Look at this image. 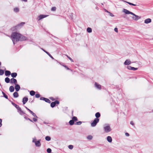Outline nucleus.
Here are the masks:
<instances>
[{"mask_svg":"<svg viewBox=\"0 0 153 153\" xmlns=\"http://www.w3.org/2000/svg\"><path fill=\"white\" fill-rule=\"evenodd\" d=\"M10 37L14 45H15L17 42L19 41H22L27 40V39L25 36L16 32L12 33Z\"/></svg>","mask_w":153,"mask_h":153,"instance_id":"obj_1","label":"nucleus"},{"mask_svg":"<svg viewBox=\"0 0 153 153\" xmlns=\"http://www.w3.org/2000/svg\"><path fill=\"white\" fill-rule=\"evenodd\" d=\"M123 12L126 14H131L133 16L132 17V19L135 21H137L141 18L140 16L135 15L133 13L129 11L126 9L124 8L123 9Z\"/></svg>","mask_w":153,"mask_h":153,"instance_id":"obj_2","label":"nucleus"},{"mask_svg":"<svg viewBox=\"0 0 153 153\" xmlns=\"http://www.w3.org/2000/svg\"><path fill=\"white\" fill-rule=\"evenodd\" d=\"M103 128L105 131L106 133H108L110 132L111 130V129L109 124H106L104 126Z\"/></svg>","mask_w":153,"mask_h":153,"instance_id":"obj_3","label":"nucleus"},{"mask_svg":"<svg viewBox=\"0 0 153 153\" xmlns=\"http://www.w3.org/2000/svg\"><path fill=\"white\" fill-rule=\"evenodd\" d=\"M25 24L24 22H22L20 23V24H18L17 26H15L12 29L13 31L16 30L17 29L20 28L21 27Z\"/></svg>","mask_w":153,"mask_h":153,"instance_id":"obj_4","label":"nucleus"},{"mask_svg":"<svg viewBox=\"0 0 153 153\" xmlns=\"http://www.w3.org/2000/svg\"><path fill=\"white\" fill-rule=\"evenodd\" d=\"M99 120L98 118H95L93 122L91 123V125L92 127L95 126L99 122Z\"/></svg>","mask_w":153,"mask_h":153,"instance_id":"obj_5","label":"nucleus"},{"mask_svg":"<svg viewBox=\"0 0 153 153\" xmlns=\"http://www.w3.org/2000/svg\"><path fill=\"white\" fill-rule=\"evenodd\" d=\"M48 16V15H39L38 18L37 19L38 21H39L40 20L44 18H45Z\"/></svg>","mask_w":153,"mask_h":153,"instance_id":"obj_6","label":"nucleus"},{"mask_svg":"<svg viewBox=\"0 0 153 153\" xmlns=\"http://www.w3.org/2000/svg\"><path fill=\"white\" fill-rule=\"evenodd\" d=\"M40 100H44L46 102L48 103H50L51 102V101L49 99H48V98H45L44 97H41L40 98Z\"/></svg>","mask_w":153,"mask_h":153,"instance_id":"obj_7","label":"nucleus"},{"mask_svg":"<svg viewBox=\"0 0 153 153\" xmlns=\"http://www.w3.org/2000/svg\"><path fill=\"white\" fill-rule=\"evenodd\" d=\"M94 85L95 87L97 89H99V90H100L101 89V85L100 84L97 83V82H95Z\"/></svg>","mask_w":153,"mask_h":153,"instance_id":"obj_8","label":"nucleus"},{"mask_svg":"<svg viewBox=\"0 0 153 153\" xmlns=\"http://www.w3.org/2000/svg\"><path fill=\"white\" fill-rule=\"evenodd\" d=\"M25 107L27 109V110L29 111V112L33 115V116L36 118L38 117L36 115V114L34 113L29 108H27L26 107Z\"/></svg>","mask_w":153,"mask_h":153,"instance_id":"obj_9","label":"nucleus"},{"mask_svg":"<svg viewBox=\"0 0 153 153\" xmlns=\"http://www.w3.org/2000/svg\"><path fill=\"white\" fill-rule=\"evenodd\" d=\"M41 140H39L35 142V145L36 146L39 147L41 146V144L40 142Z\"/></svg>","mask_w":153,"mask_h":153,"instance_id":"obj_10","label":"nucleus"},{"mask_svg":"<svg viewBox=\"0 0 153 153\" xmlns=\"http://www.w3.org/2000/svg\"><path fill=\"white\" fill-rule=\"evenodd\" d=\"M127 68L129 70H132L134 71H135L137 69V68H135L133 67H132L130 66H127Z\"/></svg>","mask_w":153,"mask_h":153,"instance_id":"obj_11","label":"nucleus"},{"mask_svg":"<svg viewBox=\"0 0 153 153\" xmlns=\"http://www.w3.org/2000/svg\"><path fill=\"white\" fill-rule=\"evenodd\" d=\"M28 100V98L27 97H24L23 99L22 102L23 104L24 105L25 104Z\"/></svg>","mask_w":153,"mask_h":153,"instance_id":"obj_12","label":"nucleus"},{"mask_svg":"<svg viewBox=\"0 0 153 153\" xmlns=\"http://www.w3.org/2000/svg\"><path fill=\"white\" fill-rule=\"evenodd\" d=\"M131 63V62L129 59L126 60L124 62V64L125 65H128L130 64Z\"/></svg>","mask_w":153,"mask_h":153,"instance_id":"obj_13","label":"nucleus"},{"mask_svg":"<svg viewBox=\"0 0 153 153\" xmlns=\"http://www.w3.org/2000/svg\"><path fill=\"white\" fill-rule=\"evenodd\" d=\"M16 108L18 109V111L21 115H22L23 114H25L23 111L22 110L21 108L19 107V106H18V108Z\"/></svg>","mask_w":153,"mask_h":153,"instance_id":"obj_14","label":"nucleus"},{"mask_svg":"<svg viewBox=\"0 0 153 153\" xmlns=\"http://www.w3.org/2000/svg\"><path fill=\"white\" fill-rule=\"evenodd\" d=\"M151 22V19L150 18H148L145 20L144 23L146 24H147Z\"/></svg>","mask_w":153,"mask_h":153,"instance_id":"obj_15","label":"nucleus"},{"mask_svg":"<svg viewBox=\"0 0 153 153\" xmlns=\"http://www.w3.org/2000/svg\"><path fill=\"white\" fill-rule=\"evenodd\" d=\"M15 88L16 91H19L20 88V86L18 84L16 85Z\"/></svg>","mask_w":153,"mask_h":153,"instance_id":"obj_16","label":"nucleus"},{"mask_svg":"<svg viewBox=\"0 0 153 153\" xmlns=\"http://www.w3.org/2000/svg\"><path fill=\"white\" fill-rule=\"evenodd\" d=\"M17 82V80L16 79L13 78L10 79V82L11 83H16Z\"/></svg>","mask_w":153,"mask_h":153,"instance_id":"obj_17","label":"nucleus"},{"mask_svg":"<svg viewBox=\"0 0 153 153\" xmlns=\"http://www.w3.org/2000/svg\"><path fill=\"white\" fill-rule=\"evenodd\" d=\"M107 140L109 143H111L112 141V138L111 136H108L107 137Z\"/></svg>","mask_w":153,"mask_h":153,"instance_id":"obj_18","label":"nucleus"},{"mask_svg":"<svg viewBox=\"0 0 153 153\" xmlns=\"http://www.w3.org/2000/svg\"><path fill=\"white\" fill-rule=\"evenodd\" d=\"M11 74V72L9 71H5V75L6 76H9Z\"/></svg>","mask_w":153,"mask_h":153,"instance_id":"obj_19","label":"nucleus"},{"mask_svg":"<svg viewBox=\"0 0 153 153\" xmlns=\"http://www.w3.org/2000/svg\"><path fill=\"white\" fill-rule=\"evenodd\" d=\"M13 96L14 97L16 98L18 97L19 94L17 92H15L13 94Z\"/></svg>","mask_w":153,"mask_h":153,"instance_id":"obj_20","label":"nucleus"},{"mask_svg":"<svg viewBox=\"0 0 153 153\" xmlns=\"http://www.w3.org/2000/svg\"><path fill=\"white\" fill-rule=\"evenodd\" d=\"M17 76V74L16 73H13L11 74V76L13 78L16 77Z\"/></svg>","mask_w":153,"mask_h":153,"instance_id":"obj_21","label":"nucleus"},{"mask_svg":"<svg viewBox=\"0 0 153 153\" xmlns=\"http://www.w3.org/2000/svg\"><path fill=\"white\" fill-rule=\"evenodd\" d=\"M9 90L10 92H13L14 91V88L13 86H11L10 87Z\"/></svg>","mask_w":153,"mask_h":153,"instance_id":"obj_22","label":"nucleus"},{"mask_svg":"<svg viewBox=\"0 0 153 153\" xmlns=\"http://www.w3.org/2000/svg\"><path fill=\"white\" fill-rule=\"evenodd\" d=\"M13 11L16 13L18 12L19 11V9L18 7H16L13 9Z\"/></svg>","mask_w":153,"mask_h":153,"instance_id":"obj_23","label":"nucleus"},{"mask_svg":"<svg viewBox=\"0 0 153 153\" xmlns=\"http://www.w3.org/2000/svg\"><path fill=\"white\" fill-rule=\"evenodd\" d=\"M123 1L126 3L128 4H129V5H133V6H136V4H133V3H131L130 2H128V1Z\"/></svg>","mask_w":153,"mask_h":153,"instance_id":"obj_24","label":"nucleus"},{"mask_svg":"<svg viewBox=\"0 0 153 153\" xmlns=\"http://www.w3.org/2000/svg\"><path fill=\"white\" fill-rule=\"evenodd\" d=\"M5 81L6 83H8L10 82V79L9 78L6 77L5 79Z\"/></svg>","mask_w":153,"mask_h":153,"instance_id":"obj_25","label":"nucleus"},{"mask_svg":"<svg viewBox=\"0 0 153 153\" xmlns=\"http://www.w3.org/2000/svg\"><path fill=\"white\" fill-rule=\"evenodd\" d=\"M100 116V114L99 112H97L95 114V116L96 117V118H98Z\"/></svg>","mask_w":153,"mask_h":153,"instance_id":"obj_26","label":"nucleus"},{"mask_svg":"<svg viewBox=\"0 0 153 153\" xmlns=\"http://www.w3.org/2000/svg\"><path fill=\"white\" fill-rule=\"evenodd\" d=\"M44 52H45L50 57H51L52 59H54V58L49 53L47 52L46 51H44Z\"/></svg>","mask_w":153,"mask_h":153,"instance_id":"obj_27","label":"nucleus"},{"mask_svg":"<svg viewBox=\"0 0 153 153\" xmlns=\"http://www.w3.org/2000/svg\"><path fill=\"white\" fill-rule=\"evenodd\" d=\"M30 94L31 96H33L35 95V92L33 91H30Z\"/></svg>","mask_w":153,"mask_h":153,"instance_id":"obj_28","label":"nucleus"},{"mask_svg":"<svg viewBox=\"0 0 153 153\" xmlns=\"http://www.w3.org/2000/svg\"><path fill=\"white\" fill-rule=\"evenodd\" d=\"M87 31L88 33H91L92 32V29L90 27H88L87 29Z\"/></svg>","mask_w":153,"mask_h":153,"instance_id":"obj_29","label":"nucleus"},{"mask_svg":"<svg viewBox=\"0 0 153 153\" xmlns=\"http://www.w3.org/2000/svg\"><path fill=\"white\" fill-rule=\"evenodd\" d=\"M55 105V103L54 102H52L51 104V106L52 108L54 107Z\"/></svg>","mask_w":153,"mask_h":153,"instance_id":"obj_30","label":"nucleus"},{"mask_svg":"<svg viewBox=\"0 0 153 153\" xmlns=\"http://www.w3.org/2000/svg\"><path fill=\"white\" fill-rule=\"evenodd\" d=\"M69 123L71 125H73L74 123V121L72 120H70L69 122Z\"/></svg>","mask_w":153,"mask_h":153,"instance_id":"obj_31","label":"nucleus"},{"mask_svg":"<svg viewBox=\"0 0 153 153\" xmlns=\"http://www.w3.org/2000/svg\"><path fill=\"white\" fill-rule=\"evenodd\" d=\"M45 139L47 141H49L50 140L51 138L50 137L47 136L46 137Z\"/></svg>","mask_w":153,"mask_h":153,"instance_id":"obj_32","label":"nucleus"},{"mask_svg":"<svg viewBox=\"0 0 153 153\" xmlns=\"http://www.w3.org/2000/svg\"><path fill=\"white\" fill-rule=\"evenodd\" d=\"M92 137H93L91 135H89L87 136V138L88 140H91L92 139Z\"/></svg>","mask_w":153,"mask_h":153,"instance_id":"obj_33","label":"nucleus"},{"mask_svg":"<svg viewBox=\"0 0 153 153\" xmlns=\"http://www.w3.org/2000/svg\"><path fill=\"white\" fill-rule=\"evenodd\" d=\"M72 120L74 121H77L78 120L77 117H73L72 118Z\"/></svg>","mask_w":153,"mask_h":153,"instance_id":"obj_34","label":"nucleus"},{"mask_svg":"<svg viewBox=\"0 0 153 153\" xmlns=\"http://www.w3.org/2000/svg\"><path fill=\"white\" fill-rule=\"evenodd\" d=\"M4 73V71L3 70L0 69V75H2Z\"/></svg>","mask_w":153,"mask_h":153,"instance_id":"obj_35","label":"nucleus"},{"mask_svg":"<svg viewBox=\"0 0 153 153\" xmlns=\"http://www.w3.org/2000/svg\"><path fill=\"white\" fill-rule=\"evenodd\" d=\"M11 103L16 108H18V106H19L18 105L16 104L15 103H13L12 102H11Z\"/></svg>","mask_w":153,"mask_h":153,"instance_id":"obj_36","label":"nucleus"},{"mask_svg":"<svg viewBox=\"0 0 153 153\" xmlns=\"http://www.w3.org/2000/svg\"><path fill=\"white\" fill-rule=\"evenodd\" d=\"M82 123V122H81V121H79V122H76L75 123V124L76 125H80Z\"/></svg>","mask_w":153,"mask_h":153,"instance_id":"obj_37","label":"nucleus"},{"mask_svg":"<svg viewBox=\"0 0 153 153\" xmlns=\"http://www.w3.org/2000/svg\"><path fill=\"white\" fill-rule=\"evenodd\" d=\"M68 148L70 149H72L73 148V146L71 145H69L68 146Z\"/></svg>","mask_w":153,"mask_h":153,"instance_id":"obj_38","label":"nucleus"},{"mask_svg":"<svg viewBox=\"0 0 153 153\" xmlns=\"http://www.w3.org/2000/svg\"><path fill=\"white\" fill-rule=\"evenodd\" d=\"M3 94L4 97L7 99H8L7 96L3 92H2Z\"/></svg>","mask_w":153,"mask_h":153,"instance_id":"obj_39","label":"nucleus"},{"mask_svg":"<svg viewBox=\"0 0 153 153\" xmlns=\"http://www.w3.org/2000/svg\"><path fill=\"white\" fill-rule=\"evenodd\" d=\"M47 152L48 153H50L51 152V150L50 148H48L47 150Z\"/></svg>","mask_w":153,"mask_h":153,"instance_id":"obj_40","label":"nucleus"},{"mask_svg":"<svg viewBox=\"0 0 153 153\" xmlns=\"http://www.w3.org/2000/svg\"><path fill=\"white\" fill-rule=\"evenodd\" d=\"M56 8L55 7H54L51 8V10L52 11H55L56 10Z\"/></svg>","mask_w":153,"mask_h":153,"instance_id":"obj_41","label":"nucleus"},{"mask_svg":"<svg viewBox=\"0 0 153 153\" xmlns=\"http://www.w3.org/2000/svg\"><path fill=\"white\" fill-rule=\"evenodd\" d=\"M36 141V137H34L33 138V141L32 142L33 143H35V142Z\"/></svg>","mask_w":153,"mask_h":153,"instance_id":"obj_42","label":"nucleus"},{"mask_svg":"<svg viewBox=\"0 0 153 153\" xmlns=\"http://www.w3.org/2000/svg\"><path fill=\"white\" fill-rule=\"evenodd\" d=\"M40 97V95L39 94H36L35 95V97L36 98H38Z\"/></svg>","mask_w":153,"mask_h":153,"instance_id":"obj_43","label":"nucleus"},{"mask_svg":"<svg viewBox=\"0 0 153 153\" xmlns=\"http://www.w3.org/2000/svg\"><path fill=\"white\" fill-rule=\"evenodd\" d=\"M67 57H68V58L71 61V62H73V59L71 58H70V57H69V56H68V55H67Z\"/></svg>","mask_w":153,"mask_h":153,"instance_id":"obj_44","label":"nucleus"},{"mask_svg":"<svg viewBox=\"0 0 153 153\" xmlns=\"http://www.w3.org/2000/svg\"><path fill=\"white\" fill-rule=\"evenodd\" d=\"M108 13L110 16H111L112 17H113L114 16L112 13H111L110 12H109V13Z\"/></svg>","mask_w":153,"mask_h":153,"instance_id":"obj_45","label":"nucleus"},{"mask_svg":"<svg viewBox=\"0 0 153 153\" xmlns=\"http://www.w3.org/2000/svg\"><path fill=\"white\" fill-rule=\"evenodd\" d=\"M2 120L0 119V127H1L2 125Z\"/></svg>","mask_w":153,"mask_h":153,"instance_id":"obj_46","label":"nucleus"},{"mask_svg":"<svg viewBox=\"0 0 153 153\" xmlns=\"http://www.w3.org/2000/svg\"><path fill=\"white\" fill-rule=\"evenodd\" d=\"M36 118H36H33V121L34 122H36L37 120V119Z\"/></svg>","mask_w":153,"mask_h":153,"instance_id":"obj_47","label":"nucleus"},{"mask_svg":"<svg viewBox=\"0 0 153 153\" xmlns=\"http://www.w3.org/2000/svg\"><path fill=\"white\" fill-rule=\"evenodd\" d=\"M54 102H55V105L56 104H59V102L58 101V100H56Z\"/></svg>","mask_w":153,"mask_h":153,"instance_id":"obj_48","label":"nucleus"},{"mask_svg":"<svg viewBox=\"0 0 153 153\" xmlns=\"http://www.w3.org/2000/svg\"><path fill=\"white\" fill-rule=\"evenodd\" d=\"M114 30L115 32H118V29H117V27L115 28L114 29Z\"/></svg>","mask_w":153,"mask_h":153,"instance_id":"obj_49","label":"nucleus"},{"mask_svg":"<svg viewBox=\"0 0 153 153\" xmlns=\"http://www.w3.org/2000/svg\"><path fill=\"white\" fill-rule=\"evenodd\" d=\"M63 66L65 68H66L67 70H69V68H68L65 65H63Z\"/></svg>","mask_w":153,"mask_h":153,"instance_id":"obj_50","label":"nucleus"},{"mask_svg":"<svg viewBox=\"0 0 153 153\" xmlns=\"http://www.w3.org/2000/svg\"><path fill=\"white\" fill-rule=\"evenodd\" d=\"M130 124L133 126L134 125V124L132 121H131L130 122Z\"/></svg>","mask_w":153,"mask_h":153,"instance_id":"obj_51","label":"nucleus"},{"mask_svg":"<svg viewBox=\"0 0 153 153\" xmlns=\"http://www.w3.org/2000/svg\"><path fill=\"white\" fill-rule=\"evenodd\" d=\"M125 135L127 137L129 136V134L128 133H125Z\"/></svg>","mask_w":153,"mask_h":153,"instance_id":"obj_52","label":"nucleus"},{"mask_svg":"<svg viewBox=\"0 0 153 153\" xmlns=\"http://www.w3.org/2000/svg\"><path fill=\"white\" fill-rule=\"evenodd\" d=\"M27 119L28 120H30V121H31V122H33V121L32 120H30L29 118H27Z\"/></svg>","mask_w":153,"mask_h":153,"instance_id":"obj_53","label":"nucleus"},{"mask_svg":"<svg viewBox=\"0 0 153 153\" xmlns=\"http://www.w3.org/2000/svg\"><path fill=\"white\" fill-rule=\"evenodd\" d=\"M104 10L105 11V12H107V13H109V11H108L106 9H104Z\"/></svg>","mask_w":153,"mask_h":153,"instance_id":"obj_54","label":"nucleus"},{"mask_svg":"<svg viewBox=\"0 0 153 153\" xmlns=\"http://www.w3.org/2000/svg\"><path fill=\"white\" fill-rule=\"evenodd\" d=\"M50 99H51V100H52L53 99V98L52 97H50Z\"/></svg>","mask_w":153,"mask_h":153,"instance_id":"obj_55","label":"nucleus"},{"mask_svg":"<svg viewBox=\"0 0 153 153\" xmlns=\"http://www.w3.org/2000/svg\"><path fill=\"white\" fill-rule=\"evenodd\" d=\"M42 50L43 51H45V50H44V49H42Z\"/></svg>","mask_w":153,"mask_h":153,"instance_id":"obj_56","label":"nucleus"},{"mask_svg":"<svg viewBox=\"0 0 153 153\" xmlns=\"http://www.w3.org/2000/svg\"><path fill=\"white\" fill-rule=\"evenodd\" d=\"M1 65V62H0V65Z\"/></svg>","mask_w":153,"mask_h":153,"instance_id":"obj_57","label":"nucleus"},{"mask_svg":"<svg viewBox=\"0 0 153 153\" xmlns=\"http://www.w3.org/2000/svg\"><path fill=\"white\" fill-rule=\"evenodd\" d=\"M152 111L153 112V110Z\"/></svg>","mask_w":153,"mask_h":153,"instance_id":"obj_58","label":"nucleus"}]
</instances>
